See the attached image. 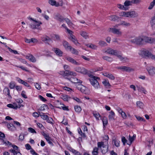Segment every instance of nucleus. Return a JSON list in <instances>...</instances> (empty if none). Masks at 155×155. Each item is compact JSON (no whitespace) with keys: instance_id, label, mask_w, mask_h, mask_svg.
I'll return each instance as SVG.
<instances>
[{"instance_id":"1","label":"nucleus","mask_w":155,"mask_h":155,"mask_svg":"<svg viewBox=\"0 0 155 155\" xmlns=\"http://www.w3.org/2000/svg\"><path fill=\"white\" fill-rule=\"evenodd\" d=\"M89 76L90 77V78L89 79V80L91 84L95 89H97L99 88L100 86L98 80H99L100 78L91 74H89Z\"/></svg>"},{"instance_id":"2","label":"nucleus","mask_w":155,"mask_h":155,"mask_svg":"<svg viewBox=\"0 0 155 155\" xmlns=\"http://www.w3.org/2000/svg\"><path fill=\"white\" fill-rule=\"evenodd\" d=\"M98 148L101 150L102 153L103 154H105L108 150V144L107 142L105 144L103 142H98L97 143Z\"/></svg>"},{"instance_id":"3","label":"nucleus","mask_w":155,"mask_h":155,"mask_svg":"<svg viewBox=\"0 0 155 155\" xmlns=\"http://www.w3.org/2000/svg\"><path fill=\"white\" fill-rule=\"evenodd\" d=\"M131 42L137 45L144 44L143 36L138 37L131 40Z\"/></svg>"},{"instance_id":"4","label":"nucleus","mask_w":155,"mask_h":155,"mask_svg":"<svg viewBox=\"0 0 155 155\" xmlns=\"http://www.w3.org/2000/svg\"><path fill=\"white\" fill-rule=\"evenodd\" d=\"M140 2V0H127L124 2V5L125 8H128V7L132 5L133 4L139 3Z\"/></svg>"},{"instance_id":"5","label":"nucleus","mask_w":155,"mask_h":155,"mask_svg":"<svg viewBox=\"0 0 155 155\" xmlns=\"http://www.w3.org/2000/svg\"><path fill=\"white\" fill-rule=\"evenodd\" d=\"M109 32H111L118 36H121L122 35V32L120 29H118L115 28H110L109 29Z\"/></svg>"},{"instance_id":"6","label":"nucleus","mask_w":155,"mask_h":155,"mask_svg":"<svg viewBox=\"0 0 155 155\" xmlns=\"http://www.w3.org/2000/svg\"><path fill=\"white\" fill-rule=\"evenodd\" d=\"M13 149L9 150V151L13 153L14 155H21L20 152L18 150V147L15 145H12Z\"/></svg>"},{"instance_id":"7","label":"nucleus","mask_w":155,"mask_h":155,"mask_svg":"<svg viewBox=\"0 0 155 155\" xmlns=\"http://www.w3.org/2000/svg\"><path fill=\"white\" fill-rule=\"evenodd\" d=\"M75 70L77 72L84 74H86L88 73L87 70L83 67H77L75 68Z\"/></svg>"},{"instance_id":"8","label":"nucleus","mask_w":155,"mask_h":155,"mask_svg":"<svg viewBox=\"0 0 155 155\" xmlns=\"http://www.w3.org/2000/svg\"><path fill=\"white\" fill-rule=\"evenodd\" d=\"M144 43H152L155 42V38L143 36Z\"/></svg>"},{"instance_id":"9","label":"nucleus","mask_w":155,"mask_h":155,"mask_svg":"<svg viewBox=\"0 0 155 155\" xmlns=\"http://www.w3.org/2000/svg\"><path fill=\"white\" fill-rule=\"evenodd\" d=\"M118 68L123 71L131 72L134 71V69L129 67L126 66H121L119 67Z\"/></svg>"},{"instance_id":"10","label":"nucleus","mask_w":155,"mask_h":155,"mask_svg":"<svg viewBox=\"0 0 155 155\" xmlns=\"http://www.w3.org/2000/svg\"><path fill=\"white\" fill-rule=\"evenodd\" d=\"M118 52V51L117 50H114L111 48H109L105 51V52L109 54L116 56L117 55Z\"/></svg>"},{"instance_id":"11","label":"nucleus","mask_w":155,"mask_h":155,"mask_svg":"<svg viewBox=\"0 0 155 155\" xmlns=\"http://www.w3.org/2000/svg\"><path fill=\"white\" fill-rule=\"evenodd\" d=\"M127 17L135 18L138 16L137 13L134 11L127 12Z\"/></svg>"},{"instance_id":"12","label":"nucleus","mask_w":155,"mask_h":155,"mask_svg":"<svg viewBox=\"0 0 155 155\" xmlns=\"http://www.w3.org/2000/svg\"><path fill=\"white\" fill-rule=\"evenodd\" d=\"M54 18L60 21H61L64 20L63 17L60 14L58 13L54 14Z\"/></svg>"},{"instance_id":"13","label":"nucleus","mask_w":155,"mask_h":155,"mask_svg":"<svg viewBox=\"0 0 155 155\" xmlns=\"http://www.w3.org/2000/svg\"><path fill=\"white\" fill-rule=\"evenodd\" d=\"M7 106L9 108H11L14 109H16L18 108H20L21 107V105L20 104L17 105L15 103L12 104H7Z\"/></svg>"},{"instance_id":"14","label":"nucleus","mask_w":155,"mask_h":155,"mask_svg":"<svg viewBox=\"0 0 155 155\" xmlns=\"http://www.w3.org/2000/svg\"><path fill=\"white\" fill-rule=\"evenodd\" d=\"M149 75L150 76H153L155 74V68L153 67H151L147 68Z\"/></svg>"},{"instance_id":"15","label":"nucleus","mask_w":155,"mask_h":155,"mask_svg":"<svg viewBox=\"0 0 155 155\" xmlns=\"http://www.w3.org/2000/svg\"><path fill=\"white\" fill-rule=\"evenodd\" d=\"M116 56H117L120 61H123L124 62H126L128 60L127 57H122L121 55H120V53L119 51L118 52L117 55H116Z\"/></svg>"},{"instance_id":"16","label":"nucleus","mask_w":155,"mask_h":155,"mask_svg":"<svg viewBox=\"0 0 155 155\" xmlns=\"http://www.w3.org/2000/svg\"><path fill=\"white\" fill-rule=\"evenodd\" d=\"M67 79L71 81L72 82L76 83V84H79V83L81 84L82 82V81L76 78H73L70 79L68 78Z\"/></svg>"},{"instance_id":"17","label":"nucleus","mask_w":155,"mask_h":155,"mask_svg":"<svg viewBox=\"0 0 155 155\" xmlns=\"http://www.w3.org/2000/svg\"><path fill=\"white\" fill-rule=\"evenodd\" d=\"M25 58L32 62H35L36 61V59L35 57L33 55L31 54H29L26 55Z\"/></svg>"},{"instance_id":"18","label":"nucleus","mask_w":155,"mask_h":155,"mask_svg":"<svg viewBox=\"0 0 155 155\" xmlns=\"http://www.w3.org/2000/svg\"><path fill=\"white\" fill-rule=\"evenodd\" d=\"M65 72L64 77L68 76L69 75H73L75 76L76 75V73L73 71H72L68 70H66Z\"/></svg>"},{"instance_id":"19","label":"nucleus","mask_w":155,"mask_h":155,"mask_svg":"<svg viewBox=\"0 0 155 155\" xmlns=\"http://www.w3.org/2000/svg\"><path fill=\"white\" fill-rule=\"evenodd\" d=\"M53 51L57 55L60 57L62 56L63 52L59 49L54 48L53 49Z\"/></svg>"},{"instance_id":"20","label":"nucleus","mask_w":155,"mask_h":155,"mask_svg":"<svg viewBox=\"0 0 155 155\" xmlns=\"http://www.w3.org/2000/svg\"><path fill=\"white\" fill-rule=\"evenodd\" d=\"M69 38L76 45H79V43L74 35H72L71 37H69Z\"/></svg>"},{"instance_id":"21","label":"nucleus","mask_w":155,"mask_h":155,"mask_svg":"<svg viewBox=\"0 0 155 155\" xmlns=\"http://www.w3.org/2000/svg\"><path fill=\"white\" fill-rule=\"evenodd\" d=\"M103 74L105 76H106L110 79L112 80H114L115 79L114 77L111 74L108 73L107 72L104 73Z\"/></svg>"},{"instance_id":"22","label":"nucleus","mask_w":155,"mask_h":155,"mask_svg":"<svg viewBox=\"0 0 155 155\" xmlns=\"http://www.w3.org/2000/svg\"><path fill=\"white\" fill-rule=\"evenodd\" d=\"M17 81L19 83L23 84L24 85L27 87H30V86L27 82H25L24 81H23L18 78H17Z\"/></svg>"},{"instance_id":"23","label":"nucleus","mask_w":155,"mask_h":155,"mask_svg":"<svg viewBox=\"0 0 155 155\" xmlns=\"http://www.w3.org/2000/svg\"><path fill=\"white\" fill-rule=\"evenodd\" d=\"M102 83L107 88H110L111 87V85L109 83L108 80L104 79L103 81H102Z\"/></svg>"},{"instance_id":"24","label":"nucleus","mask_w":155,"mask_h":155,"mask_svg":"<svg viewBox=\"0 0 155 155\" xmlns=\"http://www.w3.org/2000/svg\"><path fill=\"white\" fill-rule=\"evenodd\" d=\"M48 3L52 5H54L56 7H58L59 5H61V3H60V5L58 4L57 3V2L53 0H50V1H48Z\"/></svg>"},{"instance_id":"25","label":"nucleus","mask_w":155,"mask_h":155,"mask_svg":"<svg viewBox=\"0 0 155 155\" xmlns=\"http://www.w3.org/2000/svg\"><path fill=\"white\" fill-rule=\"evenodd\" d=\"M4 94L5 95H8L9 97H11L10 94V90L7 87H5L3 90Z\"/></svg>"},{"instance_id":"26","label":"nucleus","mask_w":155,"mask_h":155,"mask_svg":"<svg viewBox=\"0 0 155 155\" xmlns=\"http://www.w3.org/2000/svg\"><path fill=\"white\" fill-rule=\"evenodd\" d=\"M108 18L111 21H115L119 19V17L115 15H112L109 16Z\"/></svg>"},{"instance_id":"27","label":"nucleus","mask_w":155,"mask_h":155,"mask_svg":"<svg viewBox=\"0 0 155 155\" xmlns=\"http://www.w3.org/2000/svg\"><path fill=\"white\" fill-rule=\"evenodd\" d=\"M80 33L81 36L86 39L88 38V35H87V33L85 31H81L80 32Z\"/></svg>"},{"instance_id":"28","label":"nucleus","mask_w":155,"mask_h":155,"mask_svg":"<svg viewBox=\"0 0 155 155\" xmlns=\"http://www.w3.org/2000/svg\"><path fill=\"white\" fill-rule=\"evenodd\" d=\"M7 127L11 131H14L16 130V128L12 124H8Z\"/></svg>"},{"instance_id":"29","label":"nucleus","mask_w":155,"mask_h":155,"mask_svg":"<svg viewBox=\"0 0 155 155\" xmlns=\"http://www.w3.org/2000/svg\"><path fill=\"white\" fill-rule=\"evenodd\" d=\"M41 39L42 41L45 43H48L51 40L50 38L47 36L41 37Z\"/></svg>"},{"instance_id":"30","label":"nucleus","mask_w":155,"mask_h":155,"mask_svg":"<svg viewBox=\"0 0 155 155\" xmlns=\"http://www.w3.org/2000/svg\"><path fill=\"white\" fill-rule=\"evenodd\" d=\"M117 6L118 8L121 10H127L128 9V8H125L124 5H123L120 4H117Z\"/></svg>"},{"instance_id":"31","label":"nucleus","mask_w":155,"mask_h":155,"mask_svg":"<svg viewBox=\"0 0 155 155\" xmlns=\"http://www.w3.org/2000/svg\"><path fill=\"white\" fill-rule=\"evenodd\" d=\"M138 91H142L144 94H145L147 92L146 91L142 86H136Z\"/></svg>"},{"instance_id":"32","label":"nucleus","mask_w":155,"mask_h":155,"mask_svg":"<svg viewBox=\"0 0 155 155\" xmlns=\"http://www.w3.org/2000/svg\"><path fill=\"white\" fill-rule=\"evenodd\" d=\"M93 114L94 116L96 118L97 120H99V117H101V115L99 113L96 111H93Z\"/></svg>"},{"instance_id":"33","label":"nucleus","mask_w":155,"mask_h":155,"mask_svg":"<svg viewBox=\"0 0 155 155\" xmlns=\"http://www.w3.org/2000/svg\"><path fill=\"white\" fill-rule=\"evenodd\" d=\"M150 24L153 28H155V16L152 17L150 21Z\"/></svg>"},{"instance_id":"34","label":"nucleus","mask_w":155,"mask_h":155,"mask_svg":"<svg viewBox=\"0 0 155 155\" xmlns=\"http://www.w3.org/2000/svg\"><path fill=\"white\" fill-rule=\"evenodd\" d=\"M29 19L30 20H32L34 22H35V24L36 25V27L37 28V27L41 25L42 24V23L40 21H37L36 20H35V19H33L31 18H29Z\"/></svg>"},{"instance_id":"35","label":"nucleus","mask_w":155,"mask_h":155,"mask_svg":"<svg viewBox=\"0 0 155 155\" xmlns=\"http://www.w3.org/2000/svg\"><path fill=\"white\" fill-rule=\"evenodd\" d=\"M120 25L127 27L129 26L130 25V23L124 21H121Z\"/></svg>"},{"instance_id":"36","label":"nucleus","mask_w":155,"mask_h":155,"mask_svg":"<svg viewBox=\"0 0 155 155\" xmlns=\"http://www.w3.org/2000/svg\"><path fill=\"white\" fill-rule=\"evenodd\" d=\"M71 51V52L75 54H78V52L76 49L75 48L71 47H69V49H68Z\"/></svg>"},{"instance_id":"37","label":"nucleus","mask_w":155,"mask_h":155,"mask_svg":"<svg viewBox=\"0 0 155 155\" xmlns=\"http://www.w3.org/2000/svg\"><path fill=\"white\" fill-rule=\"evenodd\" d=\"M39 116L43 120H46L48 118V116L47 115H45V114L42 113V114H41L40 112H39Z\"/></svg>"},{"instance_id":"38","label":"nucleus","mask_w":155,"mask_h":155,"mask_svg":"<svg viewBox=\"0 0 155 155\" xmlns=\"http://www.w3.org/2000/svg\"><path fill=\"white\" fill-rule=\"evenodd\" d=\"M110 114L108 116L109 119H114V116H115V114L114 112L113 111L111 110L110 112Z\"/></svg>"},{"instance_id":"39","label":"nucleus","mask_w":155,"mask_h":155,"mask_svg":"<svg viewBox=\"0 0 155 155\" xmlns=\"http://www.w3.org/2000/svg\"><path fill=\"white\" fill-rule=\"evenodd\" d=\"M136 104L137 106L140 108H143L144 106L143 103L140 101H137Z\"/></svg>"},{"instance_id":"40","label":"nucleus","mask_w":155,"mask_h":155,"mask_svg":"<svg viewBox=\"0 0 155 155\" xmlns=\"http://www.w3.org/2000/svg\"><path fill=\"white\" fill-rule=\"evenodd\" d=\"M113 142L116 147H118L120 146V141L119 140L115 139L113 140Z\"/></svg>"},{"instance_id":"41","label":"nucleus","mask_w":155,"mask_h":155,"mask_svg":"<svg viewBox=\"0 0 155 155\" xmlns=\"http://www.w3.org/2000/svg\"><path fill=\"white\" fill-rule=\"evenodd\" d=\"M143 54L146 56L151 58L152 54L150 52L148 51H143Z\"/></svg>"},{"instance_id":"42","label":"nucleus","mask_w":155,"mask_h":155,"mask_svg":"<svg viewBox=\"0 0 155 155\" xmlns=\"http://www.w3.org/2000/svg\"><path fill=\"white\" fill-rule=\"evenodd\" d=\"M61 98L64 101H68L70 99L68 96L66 95H63L62 96Z\"/></svg>"},{"instance_id":"43","label":"nucleus","mask_w":155,"mask_h":155,"mask_svg":"<svg viewBox=\"0 0 155 155\" xmlns=\"http://www.w3.org/2000/svg\"><path fill=\"white\" fill-rule=\"evenodd\" d=\"M102 120L103 122V126L104 127H105V125H107L108 123L107 118L105 117H104L102 119Z\"/></svg>"},{"instance_id":"44","label":"nucleus","mask_w":155,"mask_h":155,"mask_svg":"<svg viewBox=\"0 0 155 155\" xmlns=\"http://www.w3.org/2000/svg\"><path fill=\"white\" fill-rule=\"evenodd\" d=\"M63 45L65 48L68 50L69 49V47H71V46L68 45V43L66 41H64L63 42Z\"/></svg>"},{"instance_id":"45","label":"nucleus","mask_w":155,"mask_h":155,"mask_svg":"<svg viewBox=\"0 0 155 155\" xmlns=\"http://www.w3.org/2000/svg\"><path fill=\"white\" fill-rule=\"evenodd\" d=\"M92 153L93 155H97L98 154V148L95 147L93 150L92 152Z\"/></svg>"},{"instance_id":"46","label":"nucleus","mask_w":155,"mask_h":155,"mask_svg":"<svg viewBox=\"0 0 155 155\" xmlns=\"http://www.w3.org/2000/svg\"><path fill=\"white\" fill-rule=\"evenodd\" d=\"M86 45L87 46V47L93 49H96L97 47L96 45L91 44H88Z\"/></svg>"},{"instance_id":"47","label":"nucleus","mask_w":155,"mask_h":155,"mask_svg":"<svg viewBox=\"0 0 155 155\" xmlns=\"http://www.w3.org/2000/svg\"><path fill=\"white\" fill-rule=\"evenodd\" d=\"M98 44L101 47L105 46L107 45V44L104 41H99Z\"/></svg>"},{"instance_id":"48","label":"nucleus","mask_w":155,"mask_h":155,"mask_svg":"<svg viewBox=\"0 0 155 155\" xmlns=\"http://www.w3.org/2000/svg\"><path fill=\"white\" fill-rule=\"evenodd\" d=\"M74 109L75 111L78 113H79L81 111V109L80 106H75L74 107Z\"/></svg>"},{"instance_id":"49","label":"nucleus","mask_w":155,"mask_h":155,"mask_svg":"<svg viewBox=\"0 0 155 155\" xmlns=\"http://www.w3.org/2000/svg\"><path fill=\"white\" fill-rule=\"evenodd\" d=\"M127 12H120L119 15L120 16H123L127 17Z\"/></svg>"},{"instance_id":"50","label":"nucleus","mask_w":155,"mask_h":155,"mask_svg":"<svg viewBox=\"0 0 155 155\" xmlns=\"http://www.w3.org/2000/svg\"><path fill=\"white\" fill-rule=\"evenodd\" d=\"M136 135L135 134H134L132 137H131L130 135L129 136V140L130 142V144H131L132 143L133 141L136 138Z\"/></svg>"},{"instance_id":"51","label":"nucleus","mask_w":155,"mask_h":155,"mask_svg":"<svg viewBox=\"0 0 155 155\" xmlns=\"http://www.w3.org/2000/svg\"><path fill=\"white\" fill-rule=\"evenodd\" d=\"M102 58L104 60H106L110 62L113 61V59L112 58L107 56H103Z\"/></svg>"},{"instance_id":"52","label":"nucleus","mask_w":155,"mask_h":155,"mask_svg":"<svg viewBox=\"0 0 155 155\" xmlns=\"http://www.w3.org/2000/svg\"><path fill=\"white\" fill-rule=\"evenodd\" d=\"M29 26L30 28L32 29L37 28V27H36V25L35 24V22L30 24L29 25Z\"/></svg>"},{"instance_id":"53","label":"nucleus","mask_w":155,"mask_h":155,"mask_svg":"<svg viewBox=\"0 0 155 155\" xmlns=\"http://www.w3.org/2000/svg\"><path fill=\"white\" fill-rule=\"evenodd\" d=\"M9 87L11 89L14 88L15 86V83L14 82L12 81L9 84Z\"/></svg>"},{"instance_id":"54","label":"nucleus","mask_w":155,"mask_h":155,"mask_svg":"<svg viewBox=\"0 0 155 155\" xmlns=\"http://www.w3.org/2000/svg\"><path fill=\"white\" fill-rule=\"evenodd\" d=\"M64 20L69 26H71L72 25V23L71 22V21L68 18H65L64 19Z\"/></svg>"},{"instance_id":"55","label":"nucleus","mask_w":155,"mask_h":155,"mask_svg":"<svg viewBox=\"0 0 155 155\" xmlns=\"http://www.w3.org/2000/svg\"><path fill=\"white\" fill-rule=\"evenodd\" d=\"M135 117H136L137 119L138 120V121H145V119L139 116H137V115H135Z\"/></svg>"},{"instance_id":"56","label":"nucleus","mask_w":155,"mask_h":155,"mask_svg":"<svg viewBox=\"0 0 155 155\" xmlns=\"http://www.w3.org/2000/svg\"><path fill=\"white\" fill-rule=\"evenodd\" d=\"M24 137L25 134L23 133H21L19 136V140L21 141H22L24 138Z\"/></svg>"},{"instance_id":"57","label":"nucleus","mask_w":155,"mask_h":155,"mask_svg":"<svg viewBox=\"0 0 155 155\" xmlns=\"http://www.w3.org/2000/svg\"><path fill=\"white\" fill-rule=\"evenodd\" d=\"M65 59L66 60H67L70 62H71L72 61H73V59H74L72 58L69 56L66 57H65Z\"/></svg>"},{"instance_id":"58","label":"nucleus","mask_w":155,"mask_h":155,"mask_svg":"<svg viewBox=\"0 0 155 155\" xmlns=\"http://www.w3.org/2000/svg\"><path fill=\"white\" fill-rule=\"evenodd\" d=\"M72 64L77 65H80V63L77 62L75 60L73 59V61H72L71 62Z\"/></svg>"},{"instance_id":"59","label":"nucleus","mask_w":155,"mask_h":155,"mask_svg":"<svg viewBox=\"0 0 155 155\" xmlns=\"http://www.w3.org/2000/svg\"><path fill=\"white\" fill-rule=\"evenodd\" d=\"M8 48L9 51H10L11 52H13L15 54H17L18 53L17 51L15 50H12L11 48H9L8 47Z\"/></svg>"},{"instance_id":"60","label":"nucleus","mask_w":155,"mask_h":155,"mask_svg":"<svg viewBox=\"0 0 155 155\" xmlns=\"http://www.w3.org/2000/svg\"><path fill=\"white\" fill-rule=\"evenodd\" d=\"M122 141L123 143V144L124 145H125L126 142H127V140L124 137H122Z\"/></svg>"},{"instance_id":"61","label":"nucleus","mask_w":155,"mask_h":155,"mask_svg":"<svg viewBox=\"0 0 155 155\" xmlns=\"http://www.w3.org/2000/svg\"><path fill=\"white\" fill-rule=\"evenodd\" d=\"M35 86L36 89H37L38 90H40L41 89V86L40 84H39L38 83H35Z\"/></svg>"},{"instance_id":"62","label":"nucleus","mask_w":155,"mask_h":155,"mask_svg":"<svg viewBox=\"0 0 155 155\" xmlns=\"http://www.w3.org/2000/svg\"><path fill=\"white\" fill-rule=\"evenodd\" d=\"M47 120V121L48 123H50V124H53V119H52L51 118V117H50V118H49L48 117V119L46 120Z\"/></svg>"},{"instance_id":"63","label":"nucleus","mask_w":155,"mask_h":155,"mask_svg":"<svg viewBox=\"0 0 155 155\" xmlns=\"http://www.w3.org/2000/svg\"><path fill=\"white\" fill-rule=\"evenodd\" d=\"M18 59L19 60V61H20L22 63L24 64H26L27 65H28V64H27V62L26 61H25V60L22 59L20 58H18Z\"/></svg>"},{"instance_id":"64","label":"nucleus","mask_w":155,"mask_h":155,"mask_svg":"<svg viewBox=\"0 0 155 155\" xmlns=\"http://www.w3.org/2000/svg\"><path fill=\"white\" fill-rule=\"evenodd\" d=\"M47 107L46 105L44 104L40 107V110L41 111H44L45 110V108Z\"/></svg>"}]
</instances>
